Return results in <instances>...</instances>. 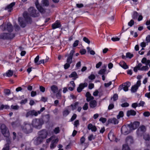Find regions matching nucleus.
Masks as SVG:
<instances>
[{
  "label": "nucleus",
  "mask_w": 150,
  "mask_h": 150,
  "mask_svg": "<svg viewBox=\"0 0 150 150\" xmlns=\"http://www.w3.org/2000/svg\"><path fill=\"white\" fill-rule=\"evenodd\" d=\"M139 122L138 121H135L133 123L132 122L129 124H127V126L129 127L130 129H136L139 126Z\"/></svg>",
  "instance_id": "13"
},
{
  "label": "nucleus",
  "mask_w": 150,
  "mask_h": 150,
  "mask_svg": "<svg viewBox=\"0 0 150 150\" xmlns=\"http://www.w3.org/2000/svg\"><path fill=\"white\" fill-rule=\"evenodd\" d=\"M112 82L111 81H110L108 83H105L104 86L105 87H108L112 84Z\"/></svg>",
  "instance_id": "59"
},
{
  "label": "nucleus",
  "mask_w": 150,
  "mask_h": 150,
  "mask_svg": "<svg viewBox=\"0 0 150 150\" xmlns=\"http://www.w3.org/2000/svg\"><path fill=\"white\" fill-rule=\"evenodd\" d=\"M44 139L41 137L40 136H38L37 137L36 139V141L38 144H40L43 141Z\"/></svg>",
  "instance_id": "25"
},
{
  "label": "nucleus",
  "mask_w": 150,
  "mask_h": 150,
  "mask_svg": "<svg viewBox=\"0 0 150 150\" xmlns=\"http://www.w3.org/2000/svg\"><path fill=\"white\" fill-rule=\"evenodd\" d=\"M28 100L27 98L24 100H22L20 102V103L21 105L25 104L27 102Z\"/></svg>",
  "instance_id": "56"
},
{
  "label": "nucleus",
  "mask_w": 150,
  "mask_h": 150,
  "mask_svg": "<svg viewBox=\"0 0 150 150\" xmlns=\"http://www.w3.org/2000/svg\"><path fill=\"white\" fill-rule=\"evenodd\" d=\"M15 36V33H3L0 34V38L3 40H11Z\"/></svg>",
  "instance_id": "6"
},
{
  "label": "nucleus",
  "mask_w": 150,
  "mask_h": 150,
  "mask_svg": "<svg viewBox=\"0 0 150 150\" xmlns=\"http://www.w3.org/2000/svg\"><path fill=\"white\" fill-rule=\"evenodd\" d=\"M124 115L123 112L122 111H120L117 115V119H119L120 118L123 117L124 116Z\"/></svg>",
  "instance_id": "34"
},
{
  "label": "nucleus",
  "mask_w": 150,
  "mask_h": 150,
  "mask_svg": "<svg viewBox=\"0 0 150 150\" xmlns=\"http://www.w3.org/2000/svg\"><path fill=\"white\" fill-rule=\"evenodd\" d=\"M143 138L146 141H149L150 139V137L149 134H145L144 135Z\"/></svg>",
  "instance_id": "42"
},
{
  "label": "nucleus",
  "mask_w": 150,
  "mask_h": 150,
  "mask_svg": "<svg viewBox=\"0 0 150 150\" xmlns=\"http://www.w3.org/2000/svg\"><path fill=\"white\" fill-rule=\"evenodd\" d=\"M83 41H84L85 42L88 43V44H89L90 43V40L86 37H83Z\"/></svg>",
  "instance_id": "45"
},
{
  "label": "nucleus",
  "mask_w": 150,
  "mask_h": 150,
  "mask_svg": "<svg viewBox=\"0 0 150 150\" xmlns=\"http://www.w3.org/2000/svg\"><path fill=\"white\" fill-rule=\"evenodd\" d=\"M88 108V104L87 103H85L83 107V109L84 110H86Z\"/></svg>",
  "instance_id": "55"
},
{
  "label": "nucleus",
  "mask_w": 150,
  "mask_h": 150,
  "mask_svg": "<svg viewBox=\"0 0 150 150\" xmlns=\"http://www.w3.org/2000/svg\"><path fill=\"white\" fill-rule=\"evenodd\" d=\"M109 123H112L115 125L117 124L119 122L118 120L115 118L110 119L108 120Z\"/></svg>",
  "instance_id": "20"
},
{
  "label": "nucleus",
  "mask_w": 150,
  "mask_h": 150,
  "mask_svg": "<svg viewBox=\"0 0 150 150\" xmlns=\"http://www.w3.org/2000/svg\"><path fill=\"white\" fill-rule=\"evenodd\" d=\"M96 138L95 136H93V134H91L88 137V140L89 141H91L92 139H94Z\"/></svg>",
  "instance_id": "43"
},
{
  "label": "nucleus",
  "mask_w": 150,
  "mask_h": 150,
  "mask_svg": "<svg viewBox=\"0 0 150 150\" xmlns=\"http://www.w3.org/2000/svg\"><path fill=\"white\" fill-rule=\"evenodd\" d=\"M86 50L85 49H82L80 50V53L81 55H83L86 54Z\"/></svg>",
  "instance_id": "53"
},
{
  "label": "nucleus",
  "mask_w": 150,
  "mask_h": 150,
  "mask_svg": "<svg viewBox=\"0 0 150 150\" xmlns=\"http://www.w3.org/2000/svg\"><path fill=\"white\" fill-rule=\"evenodd\" d=\"M99 121L103 123H104L106 122L107 121V119L105 118L101 117Z\"/></svg>",
  "instance_id": "50"
},
{
  "label": "nucleus",
  "mask_w": 150,
  "mask_h": 150,
  "mask_svg": "<svg viewBox=\"0 0 150 150\" xmlns=\"http://www.w3.org/2000/svg\"><path fill=\"white\" fill-rule=\"evenodd\" d=\"M38 116L37 111L34 110H28L26 112L25 116L26 118H32L33 116L36 117Z\"/></svg>",
  "instance_id": "8"
},
{
  "label": "nucleus",
  "mask_w": 150,
  "mask_h": 150,
  "mask_svg": "<svg viewBox=\"0 0 150 150\" xmlns=\"http://www.w3.org/2000/svg\"><path fill=\"white\" fill-rule=\"evenodd\" d=\"M114 105L113 104L111 103L109 105L108 108V109L109 110H111L114 108Z\"/></svg>",
  "instance_id": "52"
},
{
  "label": "nucleus",
  "mask_w": 150,
  "mask_h": 150,
  "mask_svg": "<svg viewBox=\"0 0 150 150\" xmlns=\"http://www.w3.org/2000/svg\"><path fill=\"white\" fill-rule=\"evenodd\" d=\"M121 105L122 107H127L129 106V104L128 103L125 102L122 104Z\"/></svg>",
  "instance_id": "48"
},
{
  "label": "nucleus",
  "mask_w": 150,
  "mask_h": 150,
  "mask_svg": "<svg viewBox=\"0 0 150 150\" xmlns=\"http://www.w3.org/2000/svg\"><path fill=\"white\" fill-rule=\"evenodd\" d=\"M35 4L37 9L41 13H44L46 12V9L43 7H47L49 5L48 0H42L41 4H39L38 0H36Z\"/></svg>",
  "instance_id": "2"
},
{
  "label": "nucleus",
  "mask_w": 150,
  "mask_h": 150,
  "mask_svg": "<svg viewBox=\"0 0 150 150\" xmlns=\"http://www.w3.org/2000/svg\"><path fill=\"white\" fill-rule=\"evenodd\" d=\"M79 104V103L78 102H75L74 104H72L71 105V109L72 110H74L77 108V106Z\"/></svg>",
  "instance_id": "31"
},
{
  "label": "nucleus",
  "mask_w": 150,
  "mask_h": 150,
  "mask_svg": "<svg viewBox=\"0 0 150 150\" xmlns=\"http://www.w3.org/2000/svg\"><path fill=\"white\" fill-rule=\"evenodd\" d=\"M89 103L90 107L92 108H94L97 105V102L95 100L90 101Z\"/></svg>",
  "instance_id": "23"
},
{
  "label": "nucleus",
  "mask_w": 150,
  "mask_h": 150,
  "mask_svg": "<svg viewBox=\"0 0 150 150\" xmlns=\"http://www.w3.org/2000/svg\"><path fill=\"white\" fill-rule=\"evenodd\" d=\"M106 66H104V68L101 69L99 71L98 74L101 75H104L105 74L106 70Z\"/></svg>",
  "instance_id": "32"
},
{
  "label": "nucleus",
  "mask_w": 150,
  "mask_h": 150,
  "mask_svg": "<svg viewBox=\"0 0 150 150\" xmlns=\"http://www.w3.org/2000/svg\"><path fill=\"white\" fill-rule=\"evenodd\" d=\"M39 55H37L34 59V62L35 64L37 65V64L39 62Z\"/></svg>",
  "instance_id": "49"
},
{
  "label": "nucleus",
  "mask_w": 150,
  "mask_h": 150,
  "mask_svg": "<svg viewBox=\"0 0 150 150\" xmlns=\"http://www.w3.org/2000/svg\"><path fill=\"white\" fill-rule=\"evenodd\" d=\"M87 49L88 52H89L90 54L92 55H94L95 54V52L93 50H91V48L89 47H87Z\"/></svg>",
  "instance_id": "35"
},
{
  "label": "nucleus",
  "mask_w": 150,
  "mask_h": 150,
  "mask_svg": "<svg viewBox=\"0 0 150 150\" xmlns=\"http://www.w3.org/2000/svg\"><path fill=\"white\" fill-rule=\"evenodd\" d=\"M95 76L94 74H91L88 76V78L91 80H93L95 79Z\"/></svg>",
  "instance_id": "57"
},
{
  "label": "nucleus",
  "mask_w": 150,
  "mask_h": 150,
  "mask_svg": "<svg viewBox=\"0 0 150 150\" xmlns=\"http://www.w3.org/2000/svg\"><path fill=\"white\" fill-rule=\"evenodd\" d=\"M61 26L62 25L59 21L57 20L55 22L51 25L52 28L53 30L57 28H61Z\"/></svg>",
  "instance_id": "14"
},
{
  "label": "nucleus",
  "mask_w": 150,
  "mask_h": 150,
  "mask_svg": "<svg viewBox=\"0 0 150 150\" xmlns=\"http://www.w3.org/2000/svg\"><path fill=\"white\" fill-rule=\"evenodd\" d=\"M36 95L37 93L35 91H32L31 92V96L32 97L35 96Z\"/></svg>",
  "instance_id": "63"
},
{
  "label": "nucleus",
  "mask_w": 150,
  "mask_h": 150,
  "mask_svg": "<svg viewBox=\"0 0 150 150\" xmlns=\"http://www.w3.org/2000/svg\"><path fill=\"white\" fill-rule=\"evenodd\" d=\"M0 129L1 132L3 135L7 138V143L6 144V147L3 148L2 150H9V145L11 144V141L9 139V137L10 134L6 125L4 124L1 125L0 127Z\"/></svg>",
  "instance_id": "1"
},
{
  "label": "nucleus",
  "mask_w": 150,
  "mask_h": 150,
  "mask_svg": "<svg viewBox=\"0 0 150 150\" xmlns=\"http://www.w3.org/2000/svg\"><path fill=\"white\" fill-rule=\"evenodd\" d=\"M15 30L16 31H19L20 29V28L19 26L18 25H16L14 26Z\"/></svg>",
  "instance_id": "61"
},
{
  "label": "nucleus",
  "mask_w": 150,
  "mask_h": 150,
  "mask_svg": "<svg viewBox=\"0 0 150 150\" xmlns=\"http://www.w3.org/2000/svg\"><path fill=\"white\" fill-rule=\"evenodd\" d=\"M130 85V82L129 81H127L124 83L123 85L122 84V86L120 85L119 87V89L120 88L121 90L123 88L124 91H127L128 90V88Z\"/></svg>",
  "instance_id": "12"
},
{
  "label": "nucleus",
  "mask_w": 150,
  "mask_h": 150,
  "mask_svg": "<svg viewBox=\"0 0 150 150\" xmlns=\"http://www.w3.org/2000/svg\"><path fill=\"white\" fill-rule=\"evenodd\" d=\"M145 103L143 101H140L138 105V106L140 107V106H142L143 107L144 106V104H145Z\"/></svg>",
  "instance_id": "62"
},
{
  "label": "nucleus",
  "mask_w": 150,
  "mask_h": 150,
  "mask_svg": "<svg viewBox=\"0 0 150 150\" xmlns=\"http://www.w3.org/2000/svg\"><path fill=\"white\" fill-rule=\"evenodd\" d=\"M69 76L70 78L74 77V78L73 79L74 80H75L77 78H78L77 74L76 71L72 72L71 74L69 75Z\"/></svg>",
  "instance_id": "26"
},
{
  "label": "nucleus",
  "mask_w": 150,
  "mask_h": 150,
  "mask_svg": "<svg viewBox=\"0 0 150 150\" xmlns=\"http://www.w3.org/2000/svg\"><path fill=\"white\" fill-rule=\"evenodd\" d=\"M51 89L53 93H55L57 92L58 88L57 86L53 85L51 86Z\"/></svg>",
  "instance_id": "28"
},
{
  "label": "nucleus",
  "mask_w": 150,
  "mask_h": 150,
  "mask_svg": "<svg viewBox=\"0 0 150 150\" xmlns=\"http://www.w3.org/2000/svg\"><path fill=\"white\" fill-rule=\"evenodd\" d=\"M149 69L148 67L147 66H143L140 69L141 71L147 70Z\"/></svg>",
  "instance_id": "46"
},
{
  "label": "nucleus",
  "mask_w": 150,
  "mask_h": 150,
  "mask_svg": "<svg viewBox=\"0 0 150 150\" xmlns=\"http://www.w3.org/2000/svg\"><path fill=\"white\" fill-rule=\"evenodd\" d=\"M88 86V84L87 83L85 82L84 83H81L79 86V87H80L82 89H83L84 88Z\"/></svg>",
  "instance_id": "33"
},
{
  "label": "nucleus",
  "mask_w": 150,
  "mask_h": 150,
  "mask_svg": "<svg viewBox=\"0 0 150 150\" xmlns=\"http://www.w3.org/2000/svg\"><path fill=\"white\" fill-rule=\"evenodd\" d=\"M28 11L30 16L33 17H37L40 15L39 13L33 7H30L28 9Z\"/></svg>",
  "instance_id": "7"
},
{
  "label": "nucleus",
  "mask_w": 150,
  "mask_h": 150,
  "mask_svg": "<svg viewBox=\"0 0 150 150\" xmlns=\"http://www.w3.org/2000/svg\"><path fill=\"white\" fill-rule=\"evenodd\" d=\"M143 115L145 117H148L150 115V113L149 111H145L143 113Z\"/></svg>",
  "instance_id": "47"
},
{
  "label": "nucleus",
  "mask_w": 150,
  "mask_h": 150,
  "mask_svg": "<svg viewBox=\"0 0 150 150\" xmlns=\"http://www.w3.org/2000/svg\"><path fill=\"white\" fill-rule=\"evenodd\" d=\"M128 128H129V127L127 126V124L123 125L121 129V133L124 135H127L129 134L130 132Z\"/></svg>",
  "instance_id": "11"
},
{
  "label": "nucleus",
  "mask_w": 150,
  "mask_h": 150,
  "mask_svg": "<svg viewBox=\"0 0 150 150\" xmlns=\"http://www.w3.org/2000/svg\"><path fill=\"white\" fill-rule=\"evenodd\" d=\"M119 65L122 68L125 69L128 68L129 67L127 64L126 63L123 61H121L119 63Z\"/></svg>",
  "instance_id": "19"
},
{
  "label": "nucleus",
  "mask_w": 150,
  "mask_h": 150,
  "mask_svg": "<svg viewBox=\"0 0 150 150\" xmlns=\"http://www.w3.org/2000/svg\"><path fill=\"white\" fill-rule=\"evenodd\" d=\"M11 108L12 109H13L14 110H17L19 109V107L17 105H12L11 106Z\"/></svg>",
  "instance_id": "51"
},
{
  "label": "nucleus",
  "mask_w": 150,
  "mask_h": 150,
  "mask_svg": "<svg viewBox=\"0 0 150 150\" xmlns=\"http://www.w3.org/2000/svg\"><path fill=\"white\" fill-rule=\"evenodd\" d=\"M69 113V112L68 110H65L63 112V116H67Z\"/></svg>",
  "instance_id": "44"
},
{
  "label": "nucleus",
  "mask_w": 150,
  "mask_h": 150,
  "mask_svg": "<svg viewBox=\"0 0 150 150\" xmlns=\"http://www.w3.org/2000/svg\"><path fill=\"white\" fill-rule=\"evenodd\" d=\"M134 56L133 54L130 52H127L126 54V57L127 58H129V59H131Z\"/></svg>",
  "instance_id": "38"
},
{
  "label": "nucleus",
  "mask_w": 150,
  "mask_h": 150,
  "mask_svg": "<svg viewBox=\"0 0 150 150\" xmlns=\"http://www.w3.org/2000/svg\"><path fill=\"white\" fill-rule=\"evenodd\" d=\"M138 86L136 85H134L132 86L131 88V91L132 93L136 92L138 89Z\"/></svg>",
  "instance_id": "30"
},
{
  "label": "nucleus",
  "mask_w": 150,
  "mask_h": 150,
  "mask_svg": "<svg viewBox=\"0 0 150 150\" xmlns=\"http://www.w3.org/2000/svg\"><path fill=\"white\" fill-rule=\"evenodd\" d=\"M23 16L26 22L30 24H31L32 22V18L29 16L28 13L27 12H24L23 13Z\"/></svg>",
  "instance_id": "10"
},
{
  "label": "nucleus",
  "mask_w": 150,
  "mask_h": 150,
  "mask_svg": "<svg viewBox=\"0 0 150 150\" xmlns=\"http://www.w3.org/2000/svg\"><path fill=\"white\" fill-rule=\"evenodd\" d=\"M108 138L110 141H112L115 139V137L112 132L111 131L108 134Z\"/></svg>",
  "instance_id": "22"
},
{
  "label": "nucleus",
  "mask_w": 150,
  "mask_h": 150,
  "mask_svg": "<svg viewBox=\"0 0 150 150\" xmlns=\"http://www.w3.org/2000/svg\"><path fill=\"white\" fill-rule=\"evenodd\" d=\"M44 123L43 120L42 118H35L33 120L32 125L33 127L37 129H40Z\"/></svg>",
  "instance_id": "3"
},
{
  "label": "nucleus",
  "mask_w": 150,
  "mask_h": 150,
  "mask_svg": "<svg viewBox=\"0 0 150 150\" xmlns=\"http://www.w3.org/2000/svg\"><path fill=\"white\" fill-rule=\"evenodd\" d=\"M122 150H130V149L128 145L125 144L122 146Z\"/></svg>",
  "instance_id": "36"
},
{
  "label": "nucleus",
  "mask_w": 150,
  "mask_h": 150,
  "mask_svg": "<svg viewBox=\"0 0 150 150\" xmlns=\"http://www.w3.org/2000/svg\"><path fill=\"white\" fill-rule=\"evenodd\" d=\"M75 52L74 50H72L70 51V53L68 55L66 60L67 63L64 65V68L65 69H67L70 67V64L72 62L73 56Z\"/></svg>",
  "instance_id": "4"
},
{
  "label": "nucleus",
  "mask_w": 150,
  "mask_h": 150,
  "mask_svg": "<svg viewBox=\"0 0 150 150\" xmlns=\"http://www.w3.org/2000/svg\"><path fill=\"white\" fill-rule=\"evenodd\" d=\"M4 93L6 95H8L10 94V91L9 89H5L4 90Z\"/></svg>",
  "instance_id": "54"
},
{
  "label": "nucleus",
  "mask_w": 150,
  "mask_h": 150,
  "mask_svg": "<svg viewBox=\"0 0 150 150\" xmlns=\"http://www.w3.org/2000/svg\"><path fill=\"white\" fill-rule=\"evenodd\" d=\"M138 15V13L137 12L135 11H133L132 16V18L134 20H136Z\"/></svg>",
  "instance_id": "27"
},
{
  "label": "nucleus",
  "mask_w": 150,
  "mask_h": 150,
  "mask_svg": "<svg viewBox=\"0 0 150 150\" xmlns=\"http://www.w3.org/2000/svg\"><path fill=\"white\" fill-rule=\"evenodd\" d=\"M85 96L86 97V101L88 102L93 100L94 99V97L91 96V94L89 92H86Z\"/></svg>",
  "instance_id": "17"
},
{
  "label": "nucleus",
  "mask_w": 150,
  "mask_h": 150,
  "mask_svg": "<svg viewBox=\"0 0 150 150\" xmlns=\"http://www.w3.org/2000/svg\"><path fill=\"white\" fill-rule=\"evenodd\" d=\"M112 98L113 99V100L114 101L117 100L118 98V95L117 94V93L114 94L113 97H111V99L112 100Z\"/></svg>",
  "instance_id": "37"
},
{
  "label": "nucleus",
  "mask_w": 150,
  "mask_h": 150,
  "mask_svg": "<svg viewBox=\"0 0 150 150\" xmlns=\"http://www.w3.org/2000/svg\"><path fill=\"white\" fill-rule=\"evenodd\" d=\"M45 107H42L41 108L40 110H38L37 111L38 115V114H40L41 112H42L44 110H45Z\"/></svg>",
  "instance_id": "58"
},
{
  "label": "nucleus",
  "mask_w": 150,
  "mask_h": 150,
  "mask_svg": "<svg viewBox=\"0 0 150 150\" xmlns=\"http://www.w3.org/2000/svg\"><path fill=\"white\" fill-rule=\"evenodd\" d=\"M15 3L14 2L11 3L7 5L6 9L8 10V12H11L13 10V7L15 5Z\"/></svg>",
  "instance_id": "18"
},
{
  "label": "nucleus",
  "mask_w": 150,
  "mask_h": 150,
  "mask_svg": "<svg viewBox=\"0 0 150 150\" xmlns=\"http://www.w3.org/2000/svg\"><path fill=\"white\" fill-rule=\"evenodd\" d=\"M138 106V105L137 103H133L132 105V107L135 109Z\"/></svg>",
  "instance_id": "64"
},
{
  "label": "nucleus",
  "mask_w": 150,
  "mask_h": 150,
  "mask_svg": "<svg viewBox=\"0 0 150 150\" xmlns=\"http://www.w3.org/2000/svg\"><path fill=\"white\" fill-rule=\"evenodd\" d=\"M38 136H40L44 139H46L48 135V131L46 129H42L38 132Z\"/></svg>",
  "instance_id": "9"
},
{
  "label": "nucleus",
  "mask_w": 150,
  "mask_h": 150,
  "mask_svg": "<svg viewBox=\"0 0 150 150\" xmlns=\"http://www.w3.org/2000/svg\"><path fill=\"white\" fill-rule=\"evenodd\" d=\"M134 22L133 20L131 19L128 23V25L130 27H132L134 24Z\"/></svg>",
  "instance_id": "41"
},
{
  "label": "nucleus",
  "mask_w": 150,
  "mask_h": 150,
  "mask_svg": "<svg viewBox=\"0 0 150 150\" xmlns=\"http://www.w3.org/2000/svg\"><path fill=\"white\" fill-rule=\"evenodd\" d=\"M136 114V112L133 110H128L127 112V117H129L130 116H135Z\"/></svg>",
  "instance_id": "21"
},
{
  "label": "nucleus",
  "mask_w": 150,
  "mask_h": 150,
  "mask_svg": "<svg viewBox=\"0 0 150 150\" xmlns=\"http://www.w3.org/2000/svg\"><path fill=\"white\" fill-rule=\"evenodd\" d=\"M79 40H76L74 42L73 44V46L74 47H75L77 46L79 44Z\"/></svg>",
  "instance_id": "60"
},
{
  "label": "nucleus",
  "mask_w": 150,
  "mask_h": 150,
  "mask_svg": "<svg viewBox=\"0 0 150 150\" xmlns=\"http://www.w3.org/2000/svg\"><path fill=\"white\" fill-rule=\"evenodd\" d=\"M18 21L21 27L24 28L26 26V24L23 20L22 19L21 20L20 18H19Z\"/></svg>",
  "instance_id": "24"
},
{
  "label": "nucleus",
  "mask_w": 150,
  "mask_h": 150,
  "mask_svg": "<svg viewBox=\"0 0 150 150\" xmlns=\"http://www.w3.org/2000/svg\"><path fill=\"white\" fill-rule=\"evenodd\" d=\"M13 71L11 70H9L6 72V74H4V75L7 77H10L13 75Z\"/></svg>",
  "instance_id": "29"
},
{
  "label": "nucleus",
  "mask_w": 150,
  "mask_h": 150,
  "mask_svg": "<svg viewBox=\"0 0 150 150\" xmlns=\"http://www.w3.org/2000/svg\"><path fill=\"white\" fill-rule=\"evenodd\" d=\"M59 141L58 138L53 139L51 141V144L50 146V147L51 149H53L56 146V144Z\"/></svg>",
  "instance_id": "16"
},
{
  "label": "nucleus",
  "mask_w": 150,
  "mask_h": 150,
  "mask_svg": "<svg viewBox=\"0 0 150 150\" xmlns=\"http://www.w3.org/2000/svg\"><path fill=\"white\" fill-rule=\"evenodd\" d=\"M33 126L31 124L25 122L24 123V125L21 127L23 131L26 134H29L31 133L33 130Z\"/></svg>",
  "instance_id": "5"
},
{
  "label": "nucleus",
  "mask_w": 150,
  "mask_h": 150,
  "mask_svg": "<svg viewBox=\"0 0 150 150\" xmlns=\"http://www.w3.org/2000/svg\"><path fill=\"white\" fill-rule=\"evenodd\" d=\"M6 29L7 30L9 33L12 32L13 30L12 24L10 23H7L6 25V28L4 27V30Z\"/></svg>",
  "instance_id": "15"
},
{
  "label": "nucleus",
  "mask_w": 150,
  "mask_h": 150,
  "mask_svg": "<svg viewBox=\"0 0 150 150\" xmlns=\"http://www.w3.org/2000/svg\"><path fill=\"white\" fill-rule=\"evenodd\" d=\"M55 138V136H51L50 138L47 139H46V142L47 143H49L50 141H52L53 139Z\"/></svg>",
  "instance_id": "40"
},
{
  "label": "nucleus",
  "mask_w": 150,
  "mask_h": 150,
  "mask_svg": "<svg viewBox=\"0 0 150 150\" xmlns=\"http://www.w3.org/2000/svg\"><path fill=\"white\" fill-rule=\"evenodd\" d=\"M60 128L59 127H57L54 128L53 130L54 133L56 134H57L60 132Z\"/></svg>",
  "instance_id": "39"
}]
</instances>
